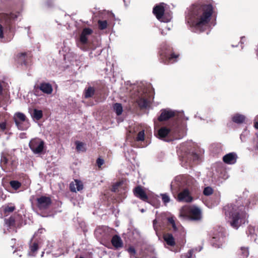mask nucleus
I'll list each match as a JSON object with an SVG mask.
<instances>
[{"mask_svg": "<svg viewBox=\"0 0 258 258\" xmlns=\"http://www.w3.org/2000/svg\"><path fill=\"white\" fill-rule=\"evenodd\" d=\"M4 37L3 30L2 25H0V38H2Z\"/></svg>", "mask_w": 258, "mask_h": 258, "instance_id": "nucleus-46", "label": "nucleus"}, {"mask_svg": "<svg viewBox=\"0 0 258 258\" xmlns=\"http://www.w3.org/2000/svg\"><path fill=\"white\" fill-rule=\"evenodd\" d=\"M213 12L211 5H193L189 8L186 21L195 32L204 31L210 21Z\"/></svg>", "mask_w": 258, "mask_h": 258, "instance_id": "nucleus-1", "label": "nucleus"}, {"mask_svg": "<svg viewBox=\"0 0 258 258\" xmlns=\"http://www.w3.org/2000/svg\"><path fill=\"white\" fill-rule=\"evenodd\" d=\"M193 250L190 249L187 253H184L181 255L182 258H192Z\"/></svg>", "mask_w": 258, "mask_h": 258, "instance_id": "nucleus-35", "label": "nucleus"}, {"mask_svg": "<svg viewBox=\"0 0 258 258\" xmlns=\"http://www.w3.org/2000/svg\"><path fill=\"white\" fill-rule=\"evenodd\" d=\"M145 139V133L144 130H142L140 131L137 137V141H143Z\"/></svg>", "mask_w": 258, "mask_h": 258, "instance_id": "nucleus-33", "label": "nucleus"}, {"mask_svg": "<svg viewBox=\"0 0 258 258\" xmlns=\"http://www.w3.org/2000/svg\"><path fill=\"white\" fill-rule=\"evenodd\" d=\"M95 92L94 89L92 87H89L87 89L85 90V97L88 98L92 97Z\"/></svg>", "mask_w": 258, "mask_h": 258, "instance_id": "nucleus-26", "label": "nucleus"}, {"mask_svg": "<svg viewBox=\"0 0 258 258\" xmlns=\"http://www.w3.org/2000/svg\"><path fill=\"white\" fill-rule=\"evenodd\" d=\"M224 242V237L222 233H219L217 236H214L211 240L212 245L215 247H220Z\"/></svg>", "mask_w": 258, "mask_h": 258, "instance_id": "nucleus-15", "label": "nucleus"}, {"mask_svg": "<svg viewBox=\"0 0 258 258\" xmlns=\"http://www.w3.org/2000/svg\"><path fill=\"white\" fill-rule=\"evenodd\" d=\"M56 244L55 243H54V242L52 243L50 245V247L52 248V250L47 251L46 253H49L50 252H52L53 254L54 255H55V256H58L60 255L62 253V249H61L60 248H58V251H59V252L58 253H54V250H53V249L56 248Z\"/></svg>", "mask_w": 258, "mask_h": 258, "instance_id": "nucleus-27", "label": "nucleus"}, {"mask_svg": "<svg viewBox=\"0 0 258 258\" xmlns=\"http://www.w3.org/2000/svg\"><path fill=\"white\" fill-rule=\"evenodd\" d=\"M170 132V130L166 127H161L158 131V138L160 139L164 140V141L168 142L169 141L168 140H166L164 139V138L168 135Z\"/></svg>", "mask_w": 258, "mask_h": 258, "instance_id": "nucleus-20", "label": "nucleus"}, {"mask_svg": "<svg viewBox=\"0 0 258 258\" xmlns=\"http://www.w3.org/2000/svg\"><path fill=\"white\" fill-rule=\"evenodd\" d=\"M128 251L131 254H135L136 253L135 249L133 247H130L128 249Z\"/></svg>", "mask_w": 258, "mask_h": 258, "instance_id": "nucleus-44", "label": "nucleus"}, {"mask_svg": "<svg viewBox=\"0 0 258 258\" xmlns=\"http://www.w3.org/2000/svg\"><path fill=\"white\" fill-rule=\"evenodd\" d=\"M161 197L162 198V200L163 202L165 204H167L170 201L169 196L167 194H161Z\"/></svg>", "mask_w": 258, "mask_h": 258, "instance_id": "nucleus-32", "label": "nucleus"}, {"mask_svg": "<svg viewBox=\"0 0 258 258\" xmlns=\"http://www.w3.org/2000/svg\"><path fill=\"white\" fill-rule=\"evenodd\" d=\"M111 241L112 245L116 249H118L123 247L122 240L118 235H115L113 236Z\"/></svg>", "mask_w": 258, "mask_h": 258, "instance_id": "nucleus-18", "label": "nucleus"}, {"mask_svg": "<svg viewBox=\"0 0 258 258\" xmlns=\"http://www.w3.org/2000/svg\"><path fill=\"white\" fill-rule=\"evenodd\" d=\"M18 17V15L16 14H3L2 15V17L4 19V20L6 21V22L9 23L11 20H15Z\"/></svg>", "mask_w": 258, "mask_h": 258, "instance_id": "nucleus-24", "label": "nucleus"}, {"mask_svg": "<svg viewBox=\"0 0 258 258\" xmlns=\"http://www.w3.org/2000/svg\"><path fill=\"white\" fill-rule=\"evenodd\" d=\"M31 116L34 120H39L43 116L42 110L37 109H34L29 110Z\"/></svg>", "mask_w": 258, "mask_h": 258, "instance_id": "nucleus-19", "label": "nucleus"}, {"mask_svg": "<svg viewBox=\"0 0 258 258\" xmlns=\"http://www.w3.org/2000/svg\"><path fill=\"white\" fill-rule=\"evenodd\" d=\"M80 258H84V257H82V256H81Z\"/></svg>", "mask_w": 258, "mask_h": 258, "instance_id": "nucleus-57", "label": "nucleus"}, {"mask_svg": "<svg viewBox=\"0 0 258 258\" xmlns=\"http://www.w3.org/2000/svg\"><path fill=\"white\" fill-rule=\"evenodd\" d=\"M134 193L136 197L142 201H146L148 199V196L145 191L140 186H138L134 189Z\"/></svg>", "mask_w": 258, "mask_h": 258, "instance_id": "nucleus-12", "label": "nucleus"}, {"mask_svg": "<svg viewBox=\"0 0 258 258\" xmlns=\"http://www.w3.org/2000/svg\"><path fill=\"white\" fill-rule=\"evenodd\" d=\"M139 106L141 108H146L149 104L150 101L146 98V95L140 97L137 100Z\"/></svg>", "mask_w": 258, "mask_h": 258, "instance_id": "nucleus-21", "label": "nucleus"}, {"mask_svg": "<svg viewBox=\"0 0 258 258\" xmlns=\"http://www.w3.org/2000/svg\"><path fill=\"white\" fill-rule=\"evenodd\" d=\"M98 25L99 28L101 30H103L105 29L107 27V22L106 21H98Z\"/></svg>", "mask_w": 258, "mask_h": 258, "instance_id": "nucleus-34", "label": "nucleus"}, {"mask_svg": "<svg viewBox=\"0 0 258 258\" xmlns=\"http://www.w3.org/2000/svg\"><path fill=\"white\" fill-rule=\"evenodd\" d=\"M97 164L99 167H100L104 163V160L101 158H98L97 160Z\"/></svg>", "mask_w": 258, "mask_h": 258, "instance_id": "nucleus-43", "label": "nucleus"}, {"mask_svg": "<svg viewBox=\"0 0 258 258\" xmlns=\"http://www.w3.org/2000/svg\"><path fill=\"white\" fill-rule=\"evenodd\" d=\"M70 190L72 192H77L80 191L83 188V184L82 182L79 180H75L74 182H72L70 184Z\"/></svg>", "mask_w": 258, "mask_h": 258, "instance_id": "nucleus-16", "label": "nucleus"}, {"mask_svg": "<svg viewBox=\"0 0 258 258\" xmlns=\"http://www.w3.org/2000/svg\"><path fill=\"white\" fill-rule=\"evenodd\" d=\"M164 4L161 3L159 5H156L153 10V13L155 15L158 20L163 22H168L171 19V16H169L168 18H165L163 17L165 11L164 7Z\"/></svg>", "mask_w": 258, "mask_h": 258, "instance_id": "nucleus-7", "label": "nucleus"}, {"mask_svg": "<svg viewBox=\"0 0 258 258\" xmlns=\"http://www.w3.org/2000/svg\"><path fill=\"white\" fill-rule=\"evenodd\" d=\"M5 84L4 81L0 80V95L3 93V87H5Z\"/></svg>", "mask_w": 258, "mask_h": 258, "instance_id": "nucleus-41", "label": "nucleus"}, {"mask_svg": "<svg viewBox=\"0 0 258 258\" xmlns=\"http://www.w3.org/2000/svg\"><path fill=\"white\" fill-rule=\"evenodd\" d=\"M241 250L243 256L247 257L248 255V251L247 248H241Z\"/></svg>", "mask_w": 258, "mask_h": 258, "instance_id": "nucleus-40", "label": "nucleus"}, {"mask_svg": "<svg viewBox=\"0 0 258 258\" xmlns=\"http://www.w3.org/2000/svg\"><path fill=\"white\" fill-rule=\"evenodd\" d=\"M255 120H258V115L255 117Z\"/></svg>", "mask_w": 258, "mask_h": 258, "instance_id": "nucleus-53", "label": "nucleus"}, {"mask_svg": "<svg viewBox=\"0 0 258 258\" xmlns=\"http://www.w3.org/2000/svg\"><path fill=\"white\" fill-rule=\"evenodd\" d=\"M163 238L167 245L169 246H174L175 245L174 239L172 234H165L164 235Z\"/></svg>", "mask_w": 258, "mask_h": 258, "instance_id": "nucleus-22", "label": "nucleus"}, {"mask_svg": "<svg viewBox=\"0 0 258 258\" xmlns=\"http://www.w3.org/2000/svg\"><path fill=\"white\" fill-rule=\"evenodd\" d=\"M237 156L235 153H228L223 157V161L228 164H233L236 163Z\"/></svg>", "mask_w": 258, "mask_h": 258, "instance_id": "nucleus-13", "label": "nucleus"}, {"mask_svg": "<svg viewBox=\"0 0 258 258\" xmlns=\"http://www.w3.org/2000/svg\"><path fill=\"white\" fill-rule=\"evenodd\" d=\"M168 221L169 222V223H170L172 225V226L173 228L174 229V230H176L177 229V228H176L175 221H174L173 218V217L168 218Z\"/></svg>", "mask_w": 258, "mask_h": 258, "instance_id": "nucleus-37", "label": "nucleus"}, {"mask_svg": "<svg viewBox=\"0 0 258 258\" xmlns=\"http://www.w3.org/2000/svg\"><path fill=\"white\" fill-rule=\"evenodd\" d=\"M44 231H45L44 229H43V228L39 229L37 231V232L34 234L33 238H35H35H38V239L41 238V237H39V234L43 233Z\"/></svg>", "mask_w": 258, "mask_h": 258, "instance_id": "nucleus-36", "label": "nucleus"}, {"mask_svg": "<svg viewBox=\"0 0 258 258\" xmlns=\"http://www.w3.org/2000/svg\"><path fill=\"white\" fill-rule=\"evenodd\" d=\"M51 203V200L49 197L41 196L37 199V206L40 210L47 209Z\"/></svg>", "mask_w": 258, "mask_h": 258, "instance_id": "nucleus-11", "label": "nucleus"}, {"mask_svg": "<svg viewBox=\"0 0 258 258\" xmlns=\"http://www.w3.org/2000/svg\"><path fill=\"white\" fill-rule=\"evenodd\" d=\"M174 112L168 109H163L161 110V113L159 117V121H164L167 120L174 115Z\"/></svg>", "mask_w": 258, "mask_h": 258, "instance_id": "nucleus-14", "label": "nucleus"}, {"mask_svg": "<svg viewBox=\"0 0 258 258\" xmlns=\"http://www.w3.org/2000/svg\"><path fill=\"white\" fill-rule=\"evenodd\" d=\"M213 192V189L212 187L210 186H207L205 187L203 191V194L205 196H210L211 195Z\"/></svg>", "mask_w": 258, "mask_h": 258, "instance_id": "nucleus-31", "label": "nucleus"}, {"mask_svg": "<svg viewBox=\"0 0 258 258\" xmlns=\"http://www.w3.org/2000/svg\"><path fill=\"white\" fill-rule=\"evenodd\" d=\"M189 214L190 218L192 220H200L202 218L201 210L195 206H184L180 210V216L185 217Z\"/></svg>", "mask_w": 258, "mask_h": 258, "instance_id": "nucleus-4", "label": "nucleus"}, {"mask_svg": "<svg viewBox=\"0 0 258 258\" xmlns=\"http://www.w3.org/2000/svg\"><path fill=\"white\" fill-rule=\"evenodd\" d=\"M75 144L76 145V149L78 151L84 152L86 151L85 144L79 141H76Z\"/></svg>", "mask_w": 258, "mask_h": 258, "instance_id": "nucleus-29", "label": "nucleus"}, {"mask_svg": "<svg viewBox=\"0 0 258 258\" xmlns=\"http://www.w3.org/2000/svg\"><path fill=\"white\" fill-rule=\"evenodd\" d=\"M10 184L12 187L15 190L18 189L21 185V183L16 180L11 181Z\"/></svg>", "mask_w": 258, "mask_h": 258, "instance_id": "nucleus-30", "label": "nucleus"}, {"mask_svg": "<svg viewBox=\"0 0 258 258\" xmlns=\"http://www.w3.org/2000/svg\"><path fill=\"white\" fill-rule=\"evenodd\" d=\"M38 88L43 93L46 94H51L53 91L51 85L48 83H42Z\"/></svg>", "mask_w": 258, "mask_h": 258, "instance_id": "nucleus-17", "label": "nucleus"}, {"mask_svg": "<svg viewBox=\"0 0 258 258\" xmlns=\"http://www.w3.org/2000/svg\"><path fill=\"white\" fill-rule=\"evenodd\" d=\"M254 127L256 128V129H258V122L257 121H255L254 122Z\"/></svg>", "mask_w": 258, "mask_h": 258, "instance_id": "nucleus-48", "label": "nucleus"}, {"mask_svg": "<svg viewBox=\"0 0 258 258\" xmlns=\"http://www.w3.org/2000/svg\"><path fill=\"white\" fill-rule=\"evenodd\" d=\"M161 59L165 64L172 63L177 61L178 55L172 52V49L169 46L164 44L161 48L160 51Z\"/></svg>", "mask_w": 258, "mask_h": 258, "instance_id": "nucleus-3", "label": "nucleus"}, {"mask_svg": "<svg viewBox=\"0 0 258 258\" xmlns=\"http://www.w3.org/2000/svg\"><path fill=\"white\" fill-rule=\"evenodd\" d=\"M101 230L100 229H97L96 231V233H98V232H100V231Z\"/></svg>", "mask_w": 258, "mask_h": 258, "instance_id": "nucleus-49", "label": "nucleus"}, {"mask_svg": "<svg viewBox=\"0 0 258 258\" xmlns=\"http://www.w3.org/2000/svg\"><path fill=\"white\" fill-rule=\"evenodd\" d=\"M255 52H256V56L258 57V44H257V45L256 46V47L255 49Z\"/></svg>", "mask_w": 258, "mask_h": 258, "instance_id": "nucleus-47", "label": "nucleus"}, {"mask_svg": "<svg viewBox=\"0 0 258 258\" xmlns=\"http://www.w3.org/2000/svg\"><path fill=\"white\" fill-rule=\"evenodd\" d=\"M5 224L7 226L10 228L12 227H15V220L14 217H11L8 219L5 220Z\"/></svg>", "mask_w": 258, "mask_h": 258, "instance_id": "nucleus-28", "label": "nucleus"}, {"mask_svg": "<svg viewBox=\"0 0 258 258\" xmlns=\"http://www.w3.org/2000/svg\"><path fill=\"white\" fill-rule=\"evenodd\" d=\"M25 55L26 54L25 53H21L18 56H19V57L20 58V60H23V59H24L25 57Z\"/></svg>", "mask_w": 258, "mask_h": 258, "instance_id": "nucleus-45", "label": "nucleus"}, {"mask_svg": "<svg viewBox=\"0 0 258 258\" xmlns=\"http://www.w3.org/2000/svg\"><path fill=\"white\" fill-rule=\"evenodd\" d=\"M245 119V117L242 114L237 113L234 115L232 117V121L237 124L242 123Z\"/></svg>", "mask_w": 258, "mask_h": 258, "instance_id": "nucleus-23", "label": "nucleus"}, {"mask_svg": "<svg viewBox=\"0 0 258 258\" xmlns=\"http://www.w3.org/2000/svg\"><path fill=\"white\" fill-rule=\"evenodd\" d=\"M171 189L172 190V183H171Z\"/></svg>", "mask_w": 258, "mask_h": 258, "instance_id": "nucleus-56", "label": "nucleus"}, {"mask_svg": "<svg viewBox=\"0 0 258 258\" xmlns=\"http://www.w3.org/2000/svg\"><path fill=\"white\" fill-rule=\"evenodd\" d=\"M177 200L181 202L191 203L193 200V198L191 192L186 188L178 193Z\"/></svg>", "mask_w": 258, "mask_h": 258, "instance_id": "nucleus-9", "label": "nucleus"}, {"mask_svg": "<svg viewBox=\"0 0 258 258\" xmlns=\"http://www.w3.org/2000/svg\"><path fill=\"white\" fill-rule=\"evenodd\" d=\"M161 34H162V35H165V34H164V32H163V30H162V31H161Z\"/></svg>", "mask_w": 258, "mask_h": 258, "instance_id": "nucleus-54", "label": "nucleus"}, {"mask_svg": "<svg viewBox=\"0 0 258 258\" xmlns=\"http://www.w3.org/2000/svg\"><path fill=\"white\" fill-rule=\"evenodd\" d=\"M141 212L143 213L145 212V210H144V209H143L141 210Z\"/></svg>", "mask_w": 258, "mask_h": 258, "instance_id": "nucleus-55", "label": "nucleus"}, {"mask_svg": "<svg viewBox=\"0 0 258 258\" xmlns=\"http://www.w3.org/2000/svg\"><path fill=\"white\" fill-rule=\"evenodd\" d=\"M43 238H33L31 240L29 244V251L28 255L34 256L36 255L37 250L41 247L43 244Z\"/></svg>", "mask_w": 258, "mask_h": 258, "instance_id": "nucleus-8", "label": "nucleus"}, {"mask_svg": "<svg viewBox=\"0 0 258 258\" xmlns=\"http://www.w3.org/2000/svg\"><path fill=\"white\" fill-rule=\"evenodd\" d=\"M93 33V30L89 28H84L80 37L79 42L78 43V45L82 49V47L80 45H85L88 43V37Z\"/></svg>", "mask_w": 258, "mask_h": 258, "instance_id": "nucleus-10", "label": "nucleus"}, {"mask_svg": "<svg viewBox=\"0 0 258 258\" xmlns=\"http://www.w3.org/2000/svg\"><path fill=\"white\" fill-rule=\"evenodd\" d=\"M242 202L243 199L240 198L235 203L228 204L223 208L226 220L236 229L245 222L247 217L246 206L242 204Z\"/></svg>", "mask_w": 258, "mask_h": 258, "instance_id": "nucleus-2", "label": "nucleus"}, {"mask_svg": "<svg viewBox=\"0 0 258 258\" xmlns=\"http://www.w3.org/2000/svg\"><path fill=\"white\" fill-rule=\"evenodd\" d=\"M8 163V159L5 156L2 157L1 158V164L2 165H5L7 164Z\"/></svg>", "mask_w": 258, "mask_h": 258, "instance_id": "nucleus-42", "label": "nucleus"}, {"mask_svg": "<svg viewBox=\"0 0 258 258\" xmlns=\"http://www.w3.org/2000/svg\"><path fill=\"white\" fill-rule=\"evenodd\" d=\"M156 220H154L153 221V225H154V226L155 225V224H156Z\"/></svg>", "mask_w": 258, "mask_h": 258, "instance_id": "nucleus-50", "label": "nucleus"}, {"mask_svg": "<svg viewBox=\"0 0 258 258\" xmlns=\"http://www.w3.org/2000/svg\"><path fill=\"white\" fill-rule=\"evenodd\" d=\"M113 109L117 115H120L122 113V106L120 103H116L114 104L113 105Z\"/></svg>", "mask_w": 258, "mask_h": 258, "instance_id": "nucleus-25", "label": "nucleus"}, {"mask_svg": "<svg viewBox=\"0 0 258 258\" xmlns=\"http://www.w3.org/2000/svg\"><path fill=\"white\" fill-rule=\"evenodd\" d=\"M29 146L34 154H40L43 151L44 142L41 139L35 138L30 141Z\"/></svg>", "mask_w": 258, "mask_h": 258, "instance_id": "nucleus-6", "label": "nucleus"}, {"mask_svg": "<svg viewBox=\"0 0 258 258\" xmlns=\"http://www.w3.org/2000/svg\"><path fill=\"white\" fill-rule=\"evenodd\" d=\"M15 209V207L14 206H7L5 207L4 211L5 213L12 212Z\"/></svg>", "mask_w": 258, "mask_h": 258, "instance_id": "nucleus-38", "label": "nucleus"}, {"mask_svg": "<svg viewBox=\"0 0 258 258\" xmlns=\"http://www.w3.org/2000/svg\"><path fill=\"white\" fill-rule=\"evenodd\" d=\"M44 253V251H42V253H41V257H43V256Z\"/></svg>", "mask_w": 258, "mask_h": 258, "instance_id": "nucleus-52", "label": "nucleus"}, {"mask_svg": "<svg viewBox=\"0 0 258 258\" xmlns=\"http://www.w3.org/2000/svg\"><path fill=\"white\" fill-rule=\"evenodd\" d=\"M6 122H2L0 123V131H4L6 128Z\"/></svg>", "mask_w": 258, "mask_h": 258, "instance_id": "nucleus-39", "label": "nucleus"}, {"mask_svg": "<svg viewBox=\"0 0 258 258\" xmlns=\"http://www.w3.org/2000/svg\"><path fill=\"white\" fill-rule=\"evenodd\" d=\"M243 134H241V136H240V139L242 141H243V139H242V137H243Z\"/></svg>", "mask_w": 258, "mask_h": 258, "instance_id": "nucleus-51", "label": "nucleus"}, {"mask_svg": "<svg viewBox=\"0 0 258 258\" xmlns=\"http://www.w3.org/2000/svg\"><path fill=\"white\" fill-rule=\"evenodd\" d=\"M14 120L19 130H26L30 126L28 119L26 115L22 112H18L15 113L14 115Z\"/></svg>", "mask_w": 258, "mask_h": 258, "instance_id": "nucleus-5", "label": "nucleus"}]
</instances>
